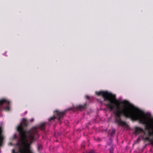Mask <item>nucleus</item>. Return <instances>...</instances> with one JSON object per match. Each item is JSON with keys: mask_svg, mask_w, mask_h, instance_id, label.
<instances>
[{"mask_svg": "<svg viewBox=\"0 0 153 153\" xmlns=\"http://www.w3.org/2000/svg\"><path fill=\"white\" fill-rule=\"evenodd\" d=\"M65 112V111H60L57 110H56L54 111V115L49 119V121L50 122L53 121L56 118H57L58 121H60V119L63 118Z\"/></svg>", "mask_w": 153, "mask_h": 153, "instance_id": "7ed1b4c3", "label": "nucleus"}, {"mask_svg": "<svg viewBox=\"0 0 153 153\" xmlns=\"http://www.w3.org/2000/svg\"><path fill=\"white\" fill-rule=\"evenodd\" d=\"M86 98L87 99V100H89L90 99V97H89V96H88V95H86Z\"/></svg>", "mask_w": 153, "mask_h": 153, "instance_id": "9d476101", "label": "nucleus"}, {"mask_svg": "<svg viewBox=\"0 0 153 153\" xmlns=\"http://www.w3.org/2000/svg\"><path fill=\"white\" fill-rule=\"evenodd\" d=\"M82 149H84V148H85V146L84 145L82 146Z\"/></svg>", "mask_w": 153, "mask_h": 153, "instance_id": "ddd939ff", "label": "nucleus"}, {"mask_svg": "<svg viewBox=\"0 0 153 153\" xmlns=\"http://www.w3.org/2000/svg\"><path fill=\"white\" fill-rule=\"evenodd\" d=\"M14 137H16V134H15L14 135Z\"/></svg>", "mask_w": 153, "mask_h": 153, "instance_id": "2eb2a0df", "label": "nucleus"}, {"mask_svg": "<svg viewBox=\"0 0 153 153\" xmlns=\"http://www.w3.org/2000/svg\"><path fill=\"white\" fill-rule=\"evenodd\" d=\"M10 101L5 99H3L0 100V111L5 110L9 111L10 110L9 105Z\"/></svg>", "mask_w": 153, "mask_h": 153, "instance_id": "20e7f679", "label": "nucleus"}, {"mask_svg": "<svg viewBox=\"0 0 153 153\" xmlns=\"http://www.w3.org/2000/svg\"><path fill=\"white\" fill-rule=\"evenodd\" d=\"M134 129L136 133H139L143 132L144 133V134H145L144 130L141 128L136 127Z\"/></svg>", "mask_w": 153, "mask_h": 153, "instance_id": "39448f33", "label": "nucleus"}, {"mask_svg": "<svg viewBox=\"0 0 153 153\" xmlns=\"http://www.w3.org/2000/svg\"><path fill=\"white\" fill-rule=\"evenodd\" d=\"M151 121L153 123V118H151L146 116L145 114V129L148 131V136L145 137V141H148L153 145V126Z\"/></svg>", "mask_w": 153, "mask_h": 153, "instance_id": "f03ea898", "label": "nucleus"}, {"mask_svg": "<svg viewBox=\"0 0 153 153\" xmlns=\"http://www.w3.org/2000/svg\"><path fill=\"white\" fill-rule=\"evenodd\" d=\"M86 104L84 105H79L76 107V109L79 110H82L85 109L86 107Z\"/></svg>", "mask_w": 153, "mask_h": 153, "instance_id": "423d86ee", "label": "nucleus"}, {"mask_svg": "<svg viewBox=\"0 0 153 153\" xmlns=\"http://www.w3.org/2000/svg\"><path fill=\"white\" fill-rule=\"evenodd\" d=\"M21 123L17 128V131L19 132L21 137L19 140L20 143L17 142L16 145L19 146L21 145L23 146V148L20 149L21 152L26 153L28 152L29 153H33L30 150V144L28 143L27 133L28 134V138L31 142L30 143H31L35 140V138H38L39 137L38 129L39 128L42 130H44L45 128L46 123H40L37 127H33L28 131H27L25 128L28 126L26 119L23 118Z\"/></svg>", "mask_w": 153, "mask_h": 153, "instance_id": "f257e3e1", "label": "nucleus"}, {"mask_svg": "<svg viewBox=\"0 0 153 153\" xmlns=\"http://www.w3.org/2000/svg\"><path fill=\"white\" fill-rule=\"evenodd\" d=\"M34 120L33 119H31V120H30V121L31 122H32Z\"/></svg>", "mask_w": 153, "mask_h": 153, "instance_id": "4468645a", "label": "nucleus"}, {"mask_svg": "<svg viewBox=\"0 0 153 153\" xmlns=\"http://www.w3.org/2000/svg\"><path fill=\"white\" fill-rule=\"evenodd\" d=\"M3 138L0 136V146L1 145L2 143Z\"/></svg>", "mask_w": 153, "mask_h": 153, "instance_id": "6e6552de", "label": "nucleus"}, {"mask_svg": "<svg viewBox=\"0 0 153 153\" xmlns=\"http://www.w3.org/2000/svg\"><path fill=\"white\" fill-rule=\"evenodd\" d=\"M12 153H16L15 152V149H12Z\"/></svg>", "mask_w": 153, "mask_h": 153, "instance_id": "9b49d317", "label": "nucleus"}, {"mask_svg": "<svg viewBox=\"0 0 153 153\" xmlns=\"http://www.w3.org/2000/svg\"><path fill=\"white\" fill-rule=\"evenodd\" d=\"M113 149L112 147L110 148L109 149L110 153H113Z\"/></svg>", "mask_w": 153, "mask_h": 153, "instance_id": "1a4fd4ad", "label": "nucleus"}, {"mask_svg": "<svg viewBox=\"0 0 153 153\" xmlns=\"http://www.w3.org/2000/svg\"><path fill=\"white\" fill-rule=\"evenodd\" d=\"M1 133V128L0 127V134Z\"/></svg>", "mask_w": 153, "mask_h": 153, "instance_id": "f8f14e48", "label": "nucleus"}, {"mask_svg": "<svg viewBox=\"0 0 153 153\" xmlns=\"http://www.w3.org/2000/svg\"><path fill=\"white\" fill-rule=\"evenodd\" d=\"M115 133V130L114 129H112V131L111 134V137Z\"/></svg>", "mask_w": 153, "mask_h": 153, "instance_id": "0eeeda50", "label": "nucleus"}]
</instances>
